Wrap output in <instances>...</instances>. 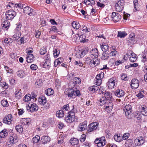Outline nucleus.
Returning <instances> with one entry per match:
<instances>
[{"instance_id":"obj_1","label":"nucleus","mask_w":147,"mask_h":147,"mask_svg":"<svg viewBox=\"0 0 147 147\" xmlns=\"http://www.w3.org/2000/svg\"><path fill=\"white\" fill-rule=\"evenodd\" d=\"M124 3L123 0H119L116 2L115 7L117 11L120 12L123 10L124 6Z\"/></svg>"},{"instance_id":"obj_2","label":"nucleus","mask_w":147,"mask_h":147,"mask_svg":"<svg viewBox=\"0 0 147 147\" xmlns=\"http://www.w3.org/2000/svg\"><path fill=\"white\" fill-rule=\"evenodd\" d=\"M16 15V13L15 11L10 9L5 13V18L8 20H11L14 18Z\"/></svg>"},{"instance_id":"obj_3","label":"nucleus","mask_w":147,"mask_h":147,"mask_svg":"<svg viewBox=\"0 0 147 147\" xmlns=\"http://www.w3.org/2000/svg\"><path fill=\"white\" fill-rule=\"evenodd\" d=\"M67 95L69 97L74 98L76 96H78L80 94V91L77 89H74L72 88H69L68 90Z\"/></svg>"},{"instance_id":"obj_4","label":"nucleus","mask_w":147,"mask_h":147,"mask_svg":"<svg viewBox=\"0 0 147 147\" xmlns=\"http://www.w3.org/2000/svg\"><path fill=\"white\" fill-rule=\"evenodd\" d=\"M27 110L29 112H33L35 111H37L38 109V106L35 103H29L26 105Z\"/></svg>"},{"instance_id":"obj_5","label":"nucleus","mask_w":147,"mask_h":147,"mask_svg":"<svg viewBox=\"0 0 147 147\" xmlns=\"http://www.w3.org/2000/svg\"><path fill=\"white\" fill-rule=\"evenodd\" d=\"M124 113L128 119H130L129 115L132 111V107L131 105H128L125 106L123 109Z\"/></svg>"},{"instance_id":"obj_6","label":"nucleus","mask_w":147,"mask_h":147,"mask_svg":"<svg viewBox=\"0 0 147 147\" xmlns=\"http://www.w3.org/2000/svg\"><path fill=\"white\" fill-rule=\"evenodd\" d=\"M67 117L65 118V121L68 123H71L75 120V114L73 112L70 111Z\"/></svg>"},{"instance_id":"obj_7","label":"nucleus","mask_w":147,"mask_h":147,"mask_svg":"<svg viewBox=\"0 0 147 147\" xmlns=\"http://www.w3.org/2000/svg\"><path fill=\"white\" fill-rule=\"evenodd\" d=\"M145 140L143 137L140 136L134 140L135 145L138 146H140L142 145L145 143Z\"/></svg>"},{"instance_id":"obj_8","label":"nucleus","mask_w":147,"mask_h":147,"mask_svg":"<svg viewBox=\"0 0 147 147\" xmlns=\"http://www.w3.org/2000/svg\"><path fill=\"white\" fill-rule=\"evenodd\" d=\"M87 121H84L80 123L77 127V130L79 131H82L86 130L87 128Z\"/></svg>"},{"instance_id":"obj_9","label":"nucleus","mask_w":147,"mask_h":147,"mask_svg":"<svg viewBox=\"0 0 147 147\" xmlns=\"http://www.w3.org/2000/svg\"><path fill=\"white\" fill-rule=\"evenodd\" d=\"M98 125V123L97 122H94L89 124L88 126V131L91 132L96 129Z\"/></svg>"},{"instance_id":"obj_10","label":"nucleus","mask_w":147,"mask_h":147,"mask_svg":"<svg viewBox=\"0 0 147 147\" xmlns=\"http://www.w3.org/2000/svg\"><path fill=\"white\" fill-rule=\"evenodd\" d=\"M18 140V136L14 135L12 136H10L8 140L7 143L8 145H12L17 143Z\"/></svg>"},{"instance_id":"obj_11","label":"nucleus","mask_w":147,"mask_h":147,"mask_svg":"<svg viewBox=\"0 0 147 147\" xmlns=\"http://www.w3.org/2000/svg\"><path fill=\"white\" fill-rule=\"evenodd\" d=\"M33 11V9L31 7L28 6H25L23 9V12L26 14H28L29 16H32L33 14L32 12Z\"/></svg>"},{"instance_id":"obj_12","label":"nucleus","mask_w":147,"mask_h":147,"mask_svg":"<svg viewBox=\"0 0 147 147\" xmlns=\"http://www.w3.org/2000/svg\"><path fill=\"white\" fill-rule=\"evenodd\" d=\"M13 118L11 114H9L6 116L3 119V122L7 124H10L12 123Z\"/></svg>"},{"instance_id":"obj_13","label":"nucleus","mask_w":147,"mask_h":147,"mask_svg":"<svg viewBox=\"0 0 147 147\" xmlns=\"http://www.w3.org/2000/svg\"><path fill=\"white\" fill-rule=\"evenodd\" d=\"M139 82V80L137 79H132L131 82V86L133 89H135L138 88Z\"/></svg>"},{"instance_id":"obj_14","label":"nucleus","mask_w":147,"mask_h":147,"mask_svg":"<svg viewBox=\"0 0 147 147\" xmlns=\"http://www.w3.org/2000/svg\"><path fill=\"white\" fill-rule=\"evenodd\" d=\"M115 78H112L109 80L107 83V85L109 88L112 89L114 88L115 86Z\"/></svg>"},{"instance_id":"obj_15","label":"nucleus","mask_w":147,"mask_h":147,"mask_svg":"<svg viewBox=\"0 0 147 147\" xmlns=\"http://www.w3.org/2000/svg\"><path fill=\"white\" fill-rule=\"evenodd\" d=\"M113 104L112 102H107L105 105L106 111L108 112H110L113 109Z\"/></svg>"},{"instance_id":"obj_16","label":"nucleus","mask_w":147,"mask_h":147,"mask_svg":"<svg viewBox=\"0 0 147 147\" xmlns=\"http://www.w3.org/2000/svg\"><path fill=\"white\" fill-rule=\"evenodd\" d=\"M139 110L143 115L147 116V107L146 106L143 105L140 106Z\"/></svg>"},{"instance_id":"obj_17","label":"nucleus","mask_w":147,"mask_h":147,"mask_svg":"<svg viewBox=\"0 0 147 147\" xmlns=\"http://www.w3.org/2000/svg\"><path fill=\"white\" fill-rule=\"evenodd\" d=\"M90 56L93 59L96 58L98 56V50L96 48L92 49L90 52Z\"/></svg>"},{"instance_id":"obj_18","label":"nucleus","mask_w":147,"mask_h":147,"mask_svg":"<svg viewBox=\"0 0 147 147\" xmlns=\"http://www.w3.org/2000/svg\"><path fill=\"white\" fill-rule=\"evenodd\" d=\"M111 17L113 21L117 22L120 20L121 16L118 13L113 12L112 13Z\"/></svg>"},{"instance_id":"obj_19","label":"nucleus","mask_w":147,"mask_h":147,"mask_svg":"<svg viewBox=\"0 0 147 147\" xmlns=\"http://www.w3.org/2000/svg\"><path fill=\"white\" fill-rule=\"evenodd\" d=\"M129 52L130 53V55L129 54V61L132 62H135L137 59L136 54L131 51H130Z\"/></svg>"},{"instance_id":"obj_20","label":"nucleus","mask_w":147,"mask_h":147,"mask_svg":"<svg viewBox=\"0 0 147 147\" xmlns=\"http://www.w3.org/2000/svg\"><path fill=\"white\" fill-rule=\"evenodd\" d=\"M41 141L43 144H47L49 143L51 141V138L49 136H44L42 137Z\"/></svg>"},{"instance_id":"obj_21","label":"nucleus","mask_w":147,"mask_h":147,"mask_svg":"<svg viewBox=\"0 0 147 147\" xmlns=\"http://www.w3.org/2000/svg\"><path fill=\"white\" fill-rule=\"evenodd\" d=\"M124 91L121 89H118L116 90L115 92V95L119 97L123 96L124 95Z\"/></svg>"},{"instance_id":"obj_22","label":"nucleus","mask_w":147,"mask_h":147,"mask_svg":"<svg viewBox=\"0 0 147 147\" xmlns=\"http://www.w3.org/2000/svg\"><path fill=\"white\" fill-rule=\"evenodd\" d=\"M22 94L21 93V90L17 89L15 92V97L17 99H20L22 96Z\"/></svg>"},{"instance_id":"obj_23","label":"nucleus","mask_w":147,"mask_h":147,"mask_svg":"<svg viewBox=\"0 0 147 147\" xmlns=\"http://www.w3.org/2000/svg\"><path fill=\"white\" fill-rule=\"evenodd\" d=\"M38 101L40 104L44 105L46 104L47 100L45 96H42L38 98Z\"/></svg>"},{"instance_id":"obj_24","label":"nucleus","mask_w":147,"mask_h":147,"mask_svg":"<svg viewBox=\"0 0 147 147\" xmlns=\"http://www.w3.org/2000/svg\"><path fill=\"white\" fill-rule=\"evenodd\" d=\"M72 26L74 29L76 30L79 29L81 27L79 22L76 21H74L72 23Z\"/></svg>"},{"instance_id":"obj_25","label":"nucleus","mask_w":147,"mask_h":147,"mask_svg":"<svg viewBox=\"0 0 147 147\" xmlns=\"http://www.w3.org/2000/svg\"><path fill=\"white\" fill-rule=\"evenodd\" d=\"M10 22L8 20H5L2 23V25L6 30L8 29L9 27Z\"/></svg>"},{"instance_id":"obj_26","label":"nucleus","mask_w":147,"mask_h":147,"mask_svg":"<svg viewBox=\"0 0 147 147\" xmlns=\"http://www.w3.org/2000/svg\"><path fill=\"white\" fill-rule=\"evenodd\" d=\"M133 3L134 6V11L136 12L139 9V4L138 3V0H134Z\"/></svg>"},{"instance_id":"obj_27","label":"nucleus","mask_w":147,"mask_h":147,"mask_svg":"<svg viewBox=\"0 0 147 147\" xmlns=\"http://www.w3.org/2000/svg\"><path fill=\"white\" fill-rule=\"evenodd\" d=\"M96 58L93 59L91 61V65L92 67H94L98 65L100 63L99 60Z\"/></svg>"},{"instance_id":"obj_28","label":"nucleus","mask_w":147,"mask_h":147,"mask_svg":"<svg viewBox=\"0 0 147 147\" xmlns=\"http://www.w3.org/2000/svg\"><path fill=\"white\" fill-rule=\"evenodd\" d=\"M100 47L103 52H106L109 50V46L107 45H105L104 43H102V45L100 44Z\"/></svg>"},{"instance_id":"obj_29","label":"nucleus","mask_w":147,"mask_h":147,"mask_svg":"<svg viewBox=\"0 0 147 147\" xmlns=\"http://www.w3.org/2000/svg\"><path fill=\"white\" fill-rule=\"evenodd\" d=\"M64 112L62 110H59L56 112V116L59 118H62L64 117Z\"/></svg>"},{"instance_id":"obj_30","label":"nucleus","mask_w":147,"mask_h":147,"mask_svg":"<svg viewBox=\"0 0 147 147\" xmlns=\"http://www.w3.org/2000/svg\"><path fill=\"white\" fill-rule=\"evenodd\" d=\"M54 91L51 88L47 89L45 92V93L47 96L52 95Z\"/></svg>"},{"instance_id":"obj_31","label":"nucleus","mask_w":147,"mask_h":147,"mask_svg":"<svg viewBox=\"0 0 147 147\" xmlns=\"http://www.w3.org/2000/svg\"><path fill=\"white\" fill-rule=\"evenodd\" d=\"M115 140L118 142H120L122 140L121 136L120 134H115L114 136Z\"/></svg>"},{"instance_id":"obj_32","label":"nucleus","mask_w":147,"mask_h":147,"mask_svg":"<svg viewBox=\"0 0 147 147\" xmlns=\"http://www.w3.org/2000/svg\"><path fill=\"white\" fill-rule=\"evenodd\" d=\"M34 56L32 54H29L27 57V61L28 63H31L34 61Z\"/></svg>"},{"instance_id":"obj_33","label":"nucleus","mask_w":147,"mask_h":147,"mask_svg":"<svg viewBox=\"0 0 147 147\" xmlns=\"http://www.w3.org/2000/svg\"><path fill=\"white\" fill-rule=\"evenodd\" d=\"M145 93L143 90H141L136 95L139 98H142L144 96Z\"/></svg>"},{"instance_id":"obj_34","label":"nucleus","mask_w":147,"mask_h":147,"mask_svg":"<svg viewBox=\"0 0 147 147\" xmlns=\"http://www.w3.org/2000/svg\"><path fill=\"white\" fill-rule=\"evenodd\" d=\"M8 134L7 130L4 129L0 132V137L2 138H4L7 136Z\"/></svg>"},{"instance_id":"obj_35","label":"nucleus","mask_w":147,"mask_h":147,"mask_svg":"<svg viewBox=\"0 0 147 147\" xmlns=\"http://www.w3.org/2000/svg\"><path fill=\"white\" fill-rule=\"evenodd\" d=\"M109 57V55L108 53L103 52L102 55L101 59L103 60H106Z\"/></svg>"},{"instance_id":"obj_36","label":"nucleus","mask_w":147,"mask_h":147,"mask_svg":"<svg viewBox=\"0 0 147 147\" xmlns=\"http://www.w3.org/2000/svg\"><path fill=\"white\" fill-rule=\"evenodd\" d=\"M31 95L28 94H26L24 98V101L25 102H28L31 99Z\"/></svg>"},{"instance_id":"obj_37","label":"nucleus","mask_w":147,"mask_h":147,"mask_svg":"<svg viewBox=\"0 0 147 147\" xmlns=\"http://www.w3.org/2000/svg\"><path fill=\"white\" fill-rule=\"evenodd\" d=\"M16 73L17 75L20 78H23L25 75L24 71L22 70L18 71Z\"/></svg>"},{"instance_id":"obj_38","label":"nucleus","mask_w":147,"mask_h":147,"mask_svg":"<svg viewBox=\"0 0 147 147\" xmlns=\"http://www.w3.org/2000/svg\"><path fill=\"white\" fill-rule=\"evenodd\" d=\"M25 6H26V5L24 3H18L15 4L14 7H16V8H18L20 9H24Z\"/></svg>"},{"instance_id":"obj_39","label":"nucleus","mask_w":147,"mask_h":147,"mask_svg":"<svg viewBox=\"0 0 147 147\" xmlns=\"http://www.w3.org/2000/svg\"><path fill=\"white\" fill-rule=\"evenodd\" d=\"M79 142L78 139L76 138H71L70 140V142L72 145H75L77 144Z\"/></svg>"},{"instance_id":"obj_40","label":"nucleus","mask_w":147,"mask_h":147,"mask_svg":"<svg viewBox=\"0 0 147 147\" xmlns=\"http://www.w3.org/2000/svg\"><path fill=\"white\" fill-rule=\"evenodd\" d=\"M127 35V34L125 31H118L117 37H125Z\"/></svg>"},{"instance_id":"obj_41","label":"nucleus","mask_w":147,"mask_h":147,"mask_svg":"<svg viewBox=\"0 0 147 147\" xmlns=\"http://www.w3.org/2000/svg\"><path fill=\"white\" fill-rule=\"evenodd\" d=\"M40 139V136L38 135H36L33 138L32 142L33 143H36L38 142Z\"/></svg>"},{"instance_id":"obj_42","label":"nucleus","mask_w":147,"mask_h":147,"mask_svg":"<svg viewBox=\"0 0 147 147\" xmlns=\"http://www.w3.org/2000/svg\"><path fill=\"white\" fill-rule=\"evenodd\" d=\"M105 96L106 99L109 100L112 98V94L109 92H106L105 94Z\"/></svg>"},{"instance_id":"obj_43","label":"nucleus","mask_w":147,"mask_h":147,"mask_svg":"<svg viewBox=\"0 0 147 147\" xmlns=\"http://www.w3.org/2000/svg\"><path fill=\"white\" fill-rule=\"evenodd\" d=\"M133 143V141L131 139H128L125 143V146L127 147H131Z\"/></svg>"},{"instance_id":"obj_44","label":"nucleus","mask_w":147,"mask_h":147,"mask_svg":"<svg viewBox=\"0 0 147 147\" xmlns=\"http://www.w3.org/2000/svg\"><path fill=\"white\" fill-rule=\"evenodd\" d=\"M21 123L22 124L24 125H28L30 123L29 122V119L28 118L23 119L21 120Z\"/></svg>"},{"instance_id":"obj_45","label":"nucleus","mask_w":147,"mask_h":147,"mask_svg":"<svg viewBox=\"0 0 147 147\" xmlns=\"http://www.w3.org/2000/svg\"><path fill=\"white\" fill-rule=\"evenodd\" d=\"M16 131L18 132L21 133L23 131L22 126L20 125H17L16 127Z\"/></svg>"},{"instance_id":"obj_46","label":"nucleus","mask_w":147,"mask_h":147,"mask_svg":"<svg viewBox=\"0 0 147 147\" xmlns=\"http://www.w3.org/2000/svg\"><path fill=\"white\" fill-rule=\"evenodd\" d=\"M98 89V87L97 86L93 85L89 88V90L93 92L97 91Z\"/></svg>"},{"instance_id":"obj_47","label":"nucleus","mask_w":147,"mask_h":147,"mask_svg":"<svg viewBox=\"0 0 147 147\" xmlns=\"http://www.w3.org/2000/svg\"><path fill=\"white\" fill-rule=\"evenodd\" d=\"M135 37H128L127 39V40L128 43L131 44H134L136 42L135 40Z\"/></svg>"},{"instance_id":"obj_48","label":"nucleus","mask_w":147,"mask_h":147,"mask_svg":"<svg viewBox=\"0 0 147 147\" xmlns=\"http://www.w3.org/2000/svg\"><path fill=\"white\" fill-rule=\"evenodd\" d=\"M98 141L97 140H95L94 142L95 144H97V146L98 147H102L106 144L104 142H97Z\"/></svg>"},{"instance_id":"obj_49","label":"nucleus","mask_w":147,"mask_h":147,"mask_svg":"<svg viewBox=\"0 0 147 147\" xmlns=\"http://www.w3.org/2000/svg\"><path fill=\"white\" fill-rule=\"evenodd\" d=\"M1 103L2 105L4 107H7L9 106L8 102L6 100L4 99L1 100Z\"/></svg>"},{"instance_id":"obj_50","label":"nucleus","mask_w":147,"mask_h":147,"mask_svg":"<svg viewBox=\"0 0 147 147\" xmlns=\"http://www.w3.org/2000/svg\"><path fill=\"white\" fill-rule=\"evenodd\" d=\"M50 61H45L43 65V67L47 69H49L51 65Z\"/></svg>"},{"instance_id":"obj_51","label":"nucleus","mask_w":147,"mask_h":147,"mask_svg":"<svg viewBox=\"0 0 147 147\" xmlns=\"http://www.w3.org/2000/svg\"><path fill=\"white\" fill-rule=\"evenodd\" d=\"M82 55V50H77L76 53V56L78 58L83 57Z\"/></svg>"},{"instance_id":"obj_52","label":"nucleus","mask_w":147,"mask_h":147,"mask_svg":"<svg viewBox=\"0 0 147 147\" xmlns=\"http://www.w3.org/2000/svg\"><path fill=\"white\" fill-rule=\"evenodd\" d=\"M106 99L105 97H102L99 99L98 101L100 102V105H102L103 104H105L106 102Z\"/></svg>"},{"instance_id":"obj_53","label":"nucleus","mask_w":147,"mask_h":147,"mask_svg":"<svg viewBox=\"0 0 147 147\" xmlns=\"http://www.w3.org/2000/svg\"><path fill=\"white\" fill-rule=\"evenodd\" d=\"M35 84L36 86L38 87L41 86L42 85V82L41 80L39 79L37 80L35 82Z\"/></svg>"},{"instance_id":"obj_54","label":"nucleus","mask_w":147,"mask_h":147,"mask_svg":"<svg viewBox=\"0 0 147 147\" xmlns=\"http://www.w3.org/2000/svg\"><path fill=\"white\" fill-rule=\"evenodd\" d=\"M53 55L55 57H57L59 55L60 51L59 50L55 49L53 50Z\"/></svg>"},{"instance_id":"obj_55","label":"nucleus","mask_w":147,"mask_h":147,"mask_svg":"<svg viewBox=\"0 0 147 147\" xmlns=\"http://www.w3.org/2000/svg\"><path fill=\"white\" fill-rule=\"evenodd\" d=\"M88 47L85 48L82 51V56L83 57L84 56L86 55L88 52Z\"/></svg>"},{"instance_id":"obj_56","label":"nucleus","mask_w":147,"mask_h":147,"mask_svg":"<svg viewBox=\"0 0 147 147\" xmlns=\"http://www.w3.org/2000/svg\"><path fill=\"white\" fill-rule=\"evenodd\" d=\"M88 47L85 48L82 51V56L83 57L84 56L86 55L88 52Z\"/></svg>"},{"instance_id":"obj_57","label":"nucleus","mask_w":147,"mask_h":147,"mask_svg":"<svg viewBox=\"0 0 147 147\" xmlns=\"http://www.w3.org/2000/svg\"><path fill=\"white\" fill-rule=\"evenodd\" d=\"M14 34L13 37H20L21 34L20 31L15 30Z\"/></svg>"},{"instance_id":"obj_58","label":"nucleus","mask_w":147,"mask_h":147,"mask_svg":"<svg viewBox=\"0 0 147 147\" xmlns=\"http://www.w3.org/2000/svg\"><path fill=\"white\" fill-rule=\"evenodd\" d=\"M82 30L85 32H88L90 31V28L87 29V27L84 25L82 26Z\"/></svg>"},{"instance_id":"obj_59","label":"nucleus","mask_w":147,"mask_h":147,"mask_svg":"<svg viewBox=\"0 0 147 147\" xmlns=\"http://www.w3.org/2000/svg\"><path fill=\"white\" fill-rule=\"evenodd\" d=\"M105 138L104 137H102L101 138H97L95 140H97L98 141L97 142H105V143H106V142L105 140Z\"/></svg>"},{"instance_id":"obj_60","label":"nucleus","mask_w":147,"mask_h":147,"mask_svg":"<svg viewBox=\"0 0 147 147\" xmlns=\"http://www.w3.org/2000/svg\"><path fill=\"white\" fill-rule=\"evenodd\" d=\"M74 82L73 83H75V84H79L81 83L80 79V78L76 77L74 78Z\"/></svg>"},{"instance_id":"obj_61","label":"nucleus","mask_w":147,"mask_h":147,"mask_svg":"<svg viewBox=\"0 0 147 147\" xmlns=\"http://www.w3.org/2000/svg\"><path fill=\"white\" fill-rule=\"evenodd\" d=\"M79 40L80 42L83 43L87 42L89 41L88 39H86L85 38H84L83 37H79Z\"/></svg>"},{"instance_id":"obj_62","label":"nucleus","mask_w":147,"mask_h":147,"mask_svg":"<svg viewBox=\"0 0 147 147\" xmlns=\"http://www.w3.org/2000/svg\"><path fill=\"white\" fill-rule=\"evenodd\" d=\"M17 26L15 30L20 31V28L22 27V24L21 23H18L16 24Z\"/></svg>"},{"instance_id":"obj_63","label":"nucleus","mask_w":147,"mask_h":147,"mask_svg":"<svg viewBox=\"0 0 147 147\" xmlns=\"http://www.w3.org/2000/svg\"><path fill=\"white\" fill-rule=\"evenodd\" d=\"M63 61V59L62 58L60 57L56 59V62L59 65Z\"/></svg>"},{"instance_id":"obj_64","label":"nucleus","mask_w":147,"mask_h":147,"mask_svg":"<svg viewBox=\"0 0 147 147\" xmlns=\"http://www.w3.org/2000/svg\"><path fill=\"white\" fill-rule=\"evenodd\" d=\"M142 115V114H141L138 113H136V114L135 115V117L137 120H140L141 119Z\"/></svg>"}]
</instances>
